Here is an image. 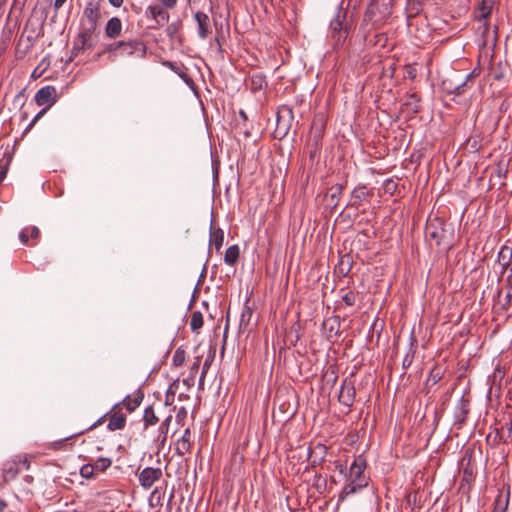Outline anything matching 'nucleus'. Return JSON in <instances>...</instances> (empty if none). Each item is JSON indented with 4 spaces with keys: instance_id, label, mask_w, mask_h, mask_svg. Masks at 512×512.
<instances>
[{
    "instance_id": "nucleus-51",
    "label": "nucleus",
    "mask_w": 512,
    "mask_h": 512,
    "mask_svg": "<svg viewBox=\"0 0 512 512\" xmlns=\"http://www.w3.org/2000/svg\"><path fill=\"white\" fill-rule=\"evenodd\" d=\"M213 358H214V356H213V355H210V356H208V357L205 359V361H204V363H203V367H202V372H201L202 378H205V377H206V374H207V372H208V370H209V367H210V365H211V363H212V361H213Z\"/></svg>"
},
{
    "instance_id": "nucleus-21",
    "label": "nucleus",
    "mask_w": 512,
    "mask_h": 512,
    "mask_svg": "<svg viewBox=\"0 0 512 512\" xmlns=\"http://www.w3.org/2000/svg\"><path fill=\"white\" fill-rule=\"evenodd\" d=\"M322 327L326 333L327 339H332L339 335L340 320L339 317H332L323 321Z\"/></svg>"
},
{
    "instance_id": "nucleus-41",
    "label": "nucleus",
    "mask_w": 512,
    "mask_h": 512,
    "mask_svg": "<svg viewBox=\"0 0 512 512\" xmlns=\"http://www.w3.org/2000/svg\"><path fill=\"white\" fill-rule=\"evenodd\" d=\"M186 359V352L182 347H179L175 350L172 357V364L175 367H180L184 364Z\"/></svg>"
},
{
    "instance_id": "nucleus-31",
    "label": "nucleus",
    "mask_w": 512,
    "mask_h": 512,
    "mask_svg": "<svg viewBox=\"0 0 512 512\" xmlns=\"http://www.w3.org/2000/svg\"><path fill=\"white\" fill-rule=\"evenodd\" d=\"M159 422V418L156 415L154 408L152 406H148L145 408L143 413V426L144 429H147L149 426H154Z\"/></svg>"
},
{
    "instance_id": "nucleus-47",
    "label": "nucleus",
    "mask_w": 512,
    "mask_h": 512,
    "mask_svg": "<svg viewBox=\"0 0 512 512\" xmlns=\"http://www.w3.org/2000/svg\"><path fill=\"white\" fill-rule=\"evenodd\" d=\"M119 45L120 41H115L110 44H107L103 53H113L115 56H119Z\"/></svg>"
},
{
    "instance_id": "nucleus-33",
    "label": "nucleus",
    "mask_w": 512,
    "mask_h": 512,
    "mask_svg": "<svg viewBox=\"0 0 512 512\" xmlns=\"http://www.w3.org/2000/svg\"><path fill=\"white\" fill-rule=\"evenodd\" d=\"M165 66L169 67L173 72H175L185 83L190 84L193 83L192 78L189 76L187 72L183 70L182 67L177 65L174 62L167 61L164 63Z\"/></svg>"
},
{
    "instance_id": "nucleus-11",
    "label": "nucleus",
    "mask_w": 512,
    "mask_h": 512,
    "mask_svg": "<svg viewBox=\"0 0 512 512\" xmlns=\"http://www.w3.org/2000/svg\"><path fill=\"white\" fill-rule=\"evenodd\" d=\"M106 415L108 416L107 429L109 431L122 430L125 427L127 417L121 409V403L115 404Z\"/></svg>"
},
{
    "instance_id": "nucleus-26",
    "label": "nucleus",
    "mask_w": 512,
    "mask_h": 512,
    "mask_svg": "<svg viewBox=\"0 0 512 512\" xmlns=\"http://www.w3.org/2000/svg\"><path fill=\"white\" fill-rule=\"evenodd\" d=\"M224 242V232L221 228H214L213 221L210 225V245L213 244L215 249L219 251Z\"/></svg>"
},
{
    "instance_id": "nucleus-30",
    "label": "nucleus",
    "mask_w": 512,
    "mask_h": 512,
    "mask_svg": "<svg viewBox=\"0 0 512 512\" xmlns=\"http://www.w3.org/2000/svg\"><path fill=\"white\" fill-rule=\"evenodd\" d=\"M353 261L349 254H346L341 257L338 265L336 266V270L341 276H347L352 269Z\"/></svg>"
},
{
    "instance_id": "nucleus-59",
    "label": "nucleus",
    "mask_w": 512,
    "mask_h": 512,
    "mask_svg": "<svg viewBox=\"0 0 512 512\" xmlns=\"http://www.w3.org/2000/svg\"><path fill=\"white\" fill-rule=\"evenodd\" d=\"M67 2V0H54L53 8L55 12H58L60 8Z\"/></svg>"
},
{
    "instance_id": "nucleus-49",
    "label": "nucleus",
    "mask_w": 512,
    "mask_h": 512,
    "mask_svg": "<svg viewBox=\"0 0 512 512\" xmlns=\"http://www.w3.org/2000/svg\"><path fill=\"white\" fill-rule=\"evenodd\" d=\"M180 26L181 25L179 22H174V23H171L170 25H168V27L166 29L167 35L170 38H173L178 33Z\"/></svg>"
},
{
    "instance_id": "nucleus-4",
    "label": "nucleus",
    "mask_w": 512,
    "mask_h": 512,
    "mask_svg": "<svg viewBox=\"0 0 512 512\" xmlns=\"http://www.w3.org/2000/svg\"><path fill=\"white\" fill-rule=\"evenodd\" d=\"M392 0H371L366 13L365 20L377 23L383 21L391 14Z\"/></svg>"
},
{
    "instance_id": "nucleus-56",
    "label": "nucleus",
    "mask_w": 512,
    "mask_h": 512,
    "mask_svg": "<svg viewBox=\"0 0 512 512\" xmlns=\"http://www.w3.org/2000/svg\"><path fill=\"white\" fill-rule=\"evenodd\" d=\"M37 40H38V38H36V35H25L24 34V41L27 44H30V46H32V47H34Z\"/></svg>"
},
{
    "instance_id": "nucleus-18",
    "label": "nucleus",
    "mask_w": 512,
    "mask_h": 512,
    "mask_svg": "<svg viewBox=\"0 0 512 512\" xmlns=\"http://www.w3.org/2000/svg\"><path fill=\"white\" fill-rule=\"evenodd\" d=\"M123 29L122 21L119 17H112L110 18L105 26V36L108 39H117L119 36H121Z\"/></svg>"
},
{
    "instance_id": "nucleus-19",
    "label": "nucleus",
    "mask_w": 512,
    "mask_h": 512,
    "mask_svg": "<svg viewBox=\"0 0 512 512\" xmlns=\"http://www.w3.org/2000/svg\"><path fill=\"white\" fill-rule=\"evenodd\" d=\"M144 399V393L141 390L135 391L131 395H127L120 403L129 413H132L137 407L140 406Z\"/></svg>"
},
{
    "instance_id": "nucleus-24",
    "label": "nucleus",
    "mask_w": 512,
    "mask_h": 512,
    "mask_svg": "<svg viewBox=\"0 0 512 512\" xmlns=\"http://www.w3.org/2000/svg\"><path fill=\"white\" fill-rule=\"evenodd\" d=\"M481 69L479 67L474 68L465 78L464 81H462L460 84L454 86V87H447V91L449 93H454L456 95H461L465 91V86L467 85V82L470 81L473 78H476L480 75Z\"/></svg>"
},
{
    "instance_id": "nucleus-60",
    "label": "nucleus",
    "mask_w": 512,
    "mask_h": 512,
    "mask_svg": "<svg viewBox=\"0 0 512 512\" xmlns=\"http://www.w3.org/2000/svg\"><path fill=\"white\" fill-rule=\"evenodd\" d=\"M512 299V288H507L506 303L505 306H510Z\"/></svg>"
},
{
    "instance_id": "nucleus-39",
    "label": "nucleus",
    "mask_w": 512,
    "mask_h": 512,
    "mask_svg": "<svg viewBox=\"0 0 512 512\" xmlns=\"http://www.w3.org/2000/svg\"><path fill=\"white\" fill-rule=\"evenodd\" d=\"M444 376V371L440 366H435L431 369L427 383L431 382L433 385L438 383Z\"/></svg>"
},
{
    "instance_id": "nucleus-15",
    "label": "nucleus",
    "mask_w": 512,
    "mask_h": 512,
    "mask_svg": "<svg viewBox=\"0 0 512 512\" xmlns=\"http://www.w3.org/2000/svg\"><path fill=\"white\" fill-rule=\"evenodd\" d=\"M192 446L193 440L191 429L190 427H187L176 443L175 452L179 456H184L191 452Z\"/></svg>"
},
{
    "instance_id": "nucleus-48",
    "label": "nucleus",
    "mask_w": 512,
    "mask_h": 512,
    "mask_svg": "<svg viewBox=\"0 0 512 512\" xmlns=\"http://www.w3.org/2000/svg\"><path fill=\"white\" fill-rule=\"evenodd\" d=\"M187 415H188V412H187V409L185 407H180L177 411V414H176V422L179 424V425H184V422L187 418Z\"/></svg>"
},
{
    "instance_id": "nucleus-38",
    "label": "nucleus",
    "mask_w": 512,
    "mask_h": 512,
    "mask_svg": "<svg viewBox=\"0 0 512 512\" xmlns=\"http://www.w3.org/2000/svg\"><path fill=\"white\" fill-rule=\"evenodd\" d=\"M340 292L342 293V301L345 303L346 306L352 307L356 303L358 296L356 292L345 289H341Z\"/></svg>"
},
{
    "instance_id": "nucleus-34",
    "label": "nucleus",
    "mask_w": 512,
    "mask_h": 512,
    "mask_svg": "<svg viewBox=\"0 0 512 512\" xmlns=\"http://www.w3.org/2000/svg\"><path fill=\"white\" fill-rule=\"evenodd\" d=\"M32 48L33 47L30 46V44H27L24 41V35L21 34V36L18 39L16 49H15L17 58H19V59L24 58L32 50Z\"/></svg>"
},
{
    "instance_id": "nucleus-50",
    "label": "nucleus",
    "mask_w": 512,
    "mask_h": 512,
    "mask_svg": "<svg viewBox=\"0 0 512 512\" xmlns=\"http://www.w3.org/2000/svg\"><path fill=\"white\" fill-rule=\"evenodd\" d=\"M9 160H0V184L5 179L8 172Z\"/></svg>"
},
{
    "instance_id": "nucleus-20",
    "label": "nucleus",
    "mask_w": 512,
    "mask_h": 512,
    "mask_svg": "<svg viewBox=\"0 0 512 512\" xmlns=\"http://www.w3.org/2000/svg\"><path fill=\"white\" fill-rule=\"evenodd\" d=\"M497 261L502 267L501 275H503L512 266V247L503 245L498 252Z\"/></svg>"
},
{
    "instance_id": "nucleus-43",
    "label": "nucleus",
    "mask_w": 512,
    "mask_h": 512,
    "mask_svg": "<svg viewBox=\"0 0 512 512\" xmlns=\"http://www.w3.org/2000/svg\"><path fill=\"white\" fill-rule=\"evenodd\" d=\"M96 472L93 464H90V463H87V464H84L81 468H80V475L83 477V478H86V479H90V478H93L94 477V473Z\"/></svg>"
},
{
    "instance_id": "nucleus-55",
    "label": "nucleus",
    "mask_w": 512,
    "mask_h": 512,
    "mask_svg": "<svg viewBox=\"0 0 512 512\" xmlns=\"http://www.w3.org/2000/svg\"><path fill=\"white\" fill-rule=\"evenodd\" d=\"M165 9H173L177 5L178 0H158Z\"/></svg>"
},
{
    "instance_id": "nucleus-37",
    "label": "nucleus",
    "mask_w": 512,
    "mask_h": 512,
    "mask_svg": "<svg viewBox=\"0 0 512 512\" xmlns=\"http://www.w3.org/2000/svg\"><path fill=\"white\" fill-rule=\"evenodd\" d=\"M204 324L203 315L200 311H194L191 315L190 328L193 332H197Z\"/></svg>"
},
{
    "instance_id": "nucleus-3",
    "label": "nucleus",
    "mask_w": 512,
    "mask_h": 512,
    "mask_svg": "<svg viewBox=\"0 0 512 512\" xmlns=\"http://www.w3.org/2000/svg\"><path fill=\"white\" fill-rule=\"evenodd\" d=\"M35 102L39 106H46L33 118L28 128L32 127L45 113L46 111L56 102L57 90L54 86L47 85L40 88L35 94Z\"/></svg>"
},
{
    "instance_id": "nucleus-13",
    "label": "nucleus",
    "mask_w": 512,
    "mask_h": 512,
    "mask_svg": "<svg viewBox=\"0 0 512 512\" xmlns=\"http://www.w3.org/2000/svg\"><path fill=\"white\" fill-rule=\"evenodd\" d=\"M355 397L356 389L353 381L348 378L344 379L338 395L339 402L347 408H351L355 401Z\"/></svg>"
},
{
    "instance_id": "nucleus-35",
    "label": "nucleus",
    "mask_w": 512,
    "mask_h": 512,
    "mask_svg": "<svg viewBox=\"0 0 512 512\" xmlns=\"http://www.w3.org/2000/svg\"><path fill=\"white\" fill-rule=\"evenodd\" d=\"M44 21L45 19L41 21H34L33 19H29L24 26L22 35L26 34L28 31H41L42 36L44 30Z\"/></svg>"
},
{
    "instance_id": "nucleus-32",
    "label": "nucleus",
    "mask_w": 512,
    "mask_h": 512,
    "mask_svg": "<svg viewBox=\"0 0 512 512\" xmlns=\"http://www.w3.org/2000/svg\"><path fill=\"white\" fill-rule=\"evenodd\" d=\"M240 255V249L238 245H232L226 249L224 261L229 266H234Z\"/></svg>"
},
{
    "instance_id": "nucleus-45",
    "label": "nucleus",
    "mask_w": 512,
    "mask_h": 512,
    "mask_svg": "<svg viewBox=\"0 0 512 512\" xmlns=\"http://www.w3.org/2000/svg\"><path fill=\"white\" fill-rule=\"evenodd\" d=\"M323 128H324V124L322 122V119H314L313 121V125H312V130H315V138L317 140V142L320 140V138L322 137V132H323Z\"/></svg>"
},
{
    "instance_id": "nucleus-58",
    "label": "nucleus",
    "mask_w": 512,
    "mask_h": 512,
    "mask_svg": "<svg viewBox=\"0 0 512 512\" xmlns=\"http://www.w3.org/2000/svg\"><path fill=\"white\" fill-rule=\"evenodd\" d=\"M509 274L506 277V288H512V266L508 268Z\"/></svg>"
},
{
    "instance_id": "nucleus-42",
    "label": "nucleus",
    "mask_w": 512,
    "mask_h": 512,
    "mask_svg": "<svg viewBox=\"0 0 512 512\" xmlns=\"http://www.w3.org/2000/svg\"><path fill=\"white\" fill-rule=\"evenodd\" d=\"M324 379L327 383H330L331 386H334L338 380L337 368L330 366L324 374Z\"/></svg>"
},
{
    "instance_id": "nucleus-8",
    "label": "nucleus",
    "mask_w": 512,
    "mask_h": 512,
    "mask_svg": "<svg viewBox=\"0 0 512 512\" xmlns=\"http://www.w3.org/2000/svg\"><path fill=\"white\" fill-rule=\"evenodd\" d=\"M145 16L154 22V24L150 26L151 29H158L164 26L168 23L170 18L167 10L157 4L149 5L145 10Z\"/></svg>"
},
{
    "instance_id": "nucleus-16",
    "label": "nucleus",
    "mask_w": 512,
    "mask_h": 512,
    "mask_svg": "<svg viewBox=\"0 0 512 512\" xmlns=\"http://www.w3.org/2000/svg\"><path fill=\"white\" fill-rule=\"evenodd\" d=\"M469 413V400L465 397H461L459 400L455 412H454V425H458V428L466 421L467 415Z\"/></svg>"
},
{
    "instance_id": "nucleus-12",
    "label": "nucleus",
    "mask_w": 512,
    "mask_h": 512,
    "mask_svg": "<svg viewBox=\"0 0 512 512\" xmlns=\"http://www.w3.org/2000/svg\"><path fill=\"white\" fill-rule=\"evenodd\" d=\"M162 475L163 473L160 468L146 467L138 474L139 484L144 489H149L161 479Z\"/></svg>"
},
{
    "instance_id": "nucleus-54",
    "label": "nucleus",
    "mask_w": 512,
    "mask_h": 512,
    "mask_svg": "<svg viewBox=\"0 0 512 512\" xmlns=\"http://www.w3.org/2000/svg\"><path fill=\"white\" fill-rule=\"evenodd\" d=\"M174 397H175V392L172 391V386H170L165 395V404L171 405L174 402Z\"/></svg>"
},
{
    "instance_id": "nucleus-62",
    "label": "nucleus",
    "mask_w": 512,
    "mask_h": 512,
    "mask_svg": "<svg viewBox=\"0 0 512 512\" xmlns=\"http://www.w3.org/2000/svg\"><path fill=\"white\" fill-rule=\"evenodd\" d=\"M200 367V360L199 358L196 359V361L191 366V372L196 373Z\"/></svg>"
},
{
    "instance_id": "nucleus-10",
    "label": "nucleus",
    "mask_w": 512,
    "mask_h": 512,
    "mask_svg": "<svg viewBox=\"0 0 512 512\" xmlns=\"http://www.w3.org/2000/svg\"><path fill=\"white\" fill-rule=\"evenodd\" d=\"M100 17L99 4L88 2L83 10L80 25L98 29Z\"/></svg>"
},
{
    "instance_id": "nucleus-23",
    "label": "nucleus",
    "mask_w": 512,
    "mask_h": 512,
    "mask_svg": "<svg viewBox=\"0 0 512 512\" xmlns=\"http://www.w3.org/2000/svg\"><path fill=\"white\" fill-rule=\"evenodd\" d=\"M367 486L368 485H365L362 483L346 480V484L344 485V487L342 488V490L340 492L339 501H343L348 496L361 491L362 489H364Z\"/></svg>"
},
{
    "instance_id": "nucleus-52",
    "label": "nucleus",
    "mask_w": 512,
    "mask_h": 512,
    "mask_svg": "<svg viewBox=\"0 0 512 512\" xmlns=\"http://www.w3.org/2000/svg\"><path fill=\"white\" fill-rule=\"evenodd\" d=\"M396 188H397V184L393 180L389 179V180L385 181L384 189L386 192L393 194L395 192Z\"/></svg>"
},
{
    "instance_id": "nucleus-7",
    "label": "nucleus",
    "mask_w": 512,
    "mask_h": 512,
    "mask_svg": "<svg viewBox=\"0 0 512 512\" xmlns=\"http://www.w3.org/2000/svg\"><path fill=\"white\" fill-rule=\"evenodd\" d=\"M366 467L367 463L365 458L361 455L356 457L350 465L348 473L346 474V480L368 485L369 477L364 474Z\"/></svg>"
},
{
    "instance_id": "nucleus-6",
    "label": "nucleus",
    "mask_w": 512,
    "mask_h": 512,
    "mask_svg": "<svg viewBox=\"0 0 512 512\" xmlns=\"http://www.w3.org/2000/svg\"><path fill=\"white\" fill-rule=\"evenodd\" d=\"M120 57H139L144 58L147 53L145 43L139 39L120 40Z\"/></svg>"
},
{
    "instance_id": "nucleus-5",
    "label": "nucleus",
    "mask_w": 512,
    "mask_h": 512,
    "mask_svg": "<svg viewBox=\"0 0 512 512\" xmlns=\"http://www.w3.org/2000/svg\"><path fill=\"white\" fill-rule=\"evenodd\" d=\"M345 18V13L339 10L330 22V37L334 41V46L342 45L347 39L348 26L345 24Z\"/></svg>"
},
{
    "instance_id": "nucleus-2",
    "label": "nucleus",
    "mask_w": 512,
    "mask_h": 512,
    "mask_svg": "<svg viewBox=\"0 0 512 512\" xmlns=\"http://www.w3.org/2000/svg\"><path fill=\"white\" fill-rule=\"evenodd\" d=\"M96 32V28L79 25V31L73 40L69 61L95 47L97 42Z\"/></svg>"
},
{
    "instance_id": "nucleus-40",
    "label": "nucleus",
    "mask_w": 512,
    "mask_h": 512,
    "mask_svg": "<svg viewBox=\"0 0 512 512\" xmlns=\"http://www.w3.org/2000/svg\"><path fill=\"white\" fill-rule=\"evenodd\" d=\"M111 465L112 460L107 457H100L93 463V466L97 472H105Z\"/></svg>"
},
{
    "instance_id": "nucleus-9",
    "label": "nucleus",
    "mask_w": 512,
    "mask_h": 512,
    "mask_svg": "<svg viewBox=\"0 0 512 512\" xmlns=\"http://www.w3.org/2000/svg\"><path fill=\"white\" fill-rule=\"evenodd\" d=\"M373 195V189H369L365 184H359L352 190L346 207L358 209L364 202H368Z\"/></svg>"
},
{
    "instance_id": "nucleus-57",
    "label": "nucleus",
    "mask_w": 512,
    "mask_h": 512,
    "mask_svg": "<svg viewBox=\"0 0 512 512\" xmlns=\"http://www.w3.org/2000/svg\"><path fill=\"white\" fill-rule=\"evenodd\" d=\"M286 112L290 118H292V111L291 109L287 108V107H283L282 110L280 112H278V116H277V125L278 127H280L281 125V115L280 113H284Z\"/></svg>"
},
{
    "instance_id": "nucleus-25",
    "label": "nucleus",
    "mask_w": 512,
    "mask_h": 512,
    "mask_svg": "<svg viewBox=\"0 0 512 512\" xmlns=\"http://www.w3.org/2000/svg\"><path fill=\"white\" fill-rule=\"evenodd\" d=\"M345 187L346 183H336L329 189L328 198L333 208L339 204Z\"/></svg>"
},
{
    "instance_id": "nucleus-1",
    "label": "nucleus",
    "mask_w": 512,
    "mask_h": 512,
    "mask_svg": "<svg viewBox=\"0 0 512 512\" xmlns=\"http://www.w3.org/2000/svg\"><path fill=\"white\" fill-rule=\"evenodd\" d=\"M426 238L437 246L450 247L453 231L447 228L445 221L439 217L429 218L425 227Z\"/></svg>"
},
{
    "instance_id": "nucleus-53",
    "label": "nucleus",
    "mask_w": 512,
    "mask_h": 512,
    "mask_svg": "<svg viewBox=\"0 0 512 512\" xmlns=\"http://www.w3.org/2000/svg\"><path fill=\"white\" fill-rule=\"evenodd\" d=\"M264 83H265L264 76H262V75H254L252 77V84L257 86L259 89L262 88Z\"/></svg>"
},
{
    "instance_id": "nucleus-22",
    "label": "nucleus",
    "mask_w": 512,
    "mask_h": 512,
    "mask_svg": "<svg viewBox=\"0 0 512 512\" xmlns=\"http://www.w3.org/2000/svg\"><path fill=\"white\" fill-rule=\"evenodd\" d=\"M493 5L494 0H481L475 12V19L478 21L487 20L491 15Z\"/></svg>"
},
{
    "instance_id": "nucleus-29",
    "label": "nucleus",
    "mask_w": 512,
    "mask_h": 512,
    "mask_svg": "<svg viewBox=\"0 0 512 512\" xmlns=\"http://www.w3.org/2000/svg\"><path fill=\"white\" fill-rule=\"evenodd\" d=\"M509 168V161L504 158L500 159L494 166L491 177L495 176L499 179L505 180L507 178Z\"/></svg>"
},
{
    "instance_id": "nucleus-63",
    "label": "nucleus",
    "mask_w": 512,
    "mask_h": 512,
    "mask_svg": "<svg viewBox=\"0 0 512 512\" xmlns=\"http://www.w3.org/2000/svg\"><path fill=\"white\" fill-rule=\"evenodd\" d=\"M411 363H412V357H409V355H406L403 360V367L407 368L411 365Z\"/></svg>"
},
{
    "instance_id": "nucleus-17",
    "label": "nucleus",
    "mask_w": 512,
    "mask_h": 512,
    "mask_svg": "<svg viewBox=\"0 0 512 512\" xmlns=\"http://www.w3.org/2000/svg\"><path fill=\"white\" fill-rule=\"evenodd\" d=\"M39 237L40 230L36 226L25 227L19 232V240L25 245H36Z\"/></svg>"
},
{
    "instance_id": "nucleus-36",
    "label": "nucleus",
    "mask_w": 512,
    "mask_h": 512,
    "mask_svg": "<svg viewBox=\"0 0 512 512\" xmlns=\"http://www.w3.org/2000/svg\"><path fill=\"white\" fill-rule=\"evenodd\" d=\"M18 473H19L18 464L15 462L7 463L3 470V475H4L5 481L14 479Z\"/></svg>"
},
{
    "instance_id": "nucleus-28",
    "label": "nucleus",
    "mask_w": 512,
    "mask_h": 512,
    "mask_svg": "<svg viewBox=\"0 0 512 512\" xmlns=\"http://www.w3.org/2000/svg\"><path fill=\"white\" fill-rule=\"evenodd\" d=\"M248 303H249V299L246 300L244 308L240 315L239 329L241 331H245L247 329V327L250 324L251 319H252L253 312H252L251 307L248 305Z\"/></svg>"
},
{
    "instance_id": "nucleus-64",
    "label": "nucleus",
    "mask_w": 512,
    "mask_h": 512,
    "mask_svg": "<svg viewBox=\"0 0 512 512\" xmlns=\"http://www.w3.org/2000/svg\"><path fill=\"white\" fill-rule=\"evenodd\" d=\"M7 506V502L4 499L0 498V512H4Z\"/></svg>"
},
{
    "instance_id": "nucleus-14",
    "label": "nucleus",
    "mask_w": 512,
    "mask_h": 512,
    "mask_svg": "<svg viewBox=\"0 0 512 512\" xmlns=\"http://www.w3.org/2000/svg\"><path fill=\"white\" fill-rule=\"evenodd\" d=\"M194 19L197 22V33L199 38L202 40L207 39L212 32L210 17L202 11H197L194 14Z\"/></svg>"
},
{
    "instance_id": "nucleus-44",
    "label": "nucleus",
    "mask_w": 512,
    "mask_h": 512,
    "mask_svg": "<svg viewBox=\"0 0 512 512\" xmlns=\"http://www.w3.org/2000/svg\"><path fill=\"white\" fill-rule=\"evenodd\" d=\"M509 495H510V492L508 490L505 499L502 500V493L501 492L499 493V495L497 496V498L495 500L496 509H500L501 512H505V510L507 509V506H508V502H509Z\"/></svg>"
},
{
    "instance_id": "nucleus-27",
    "label": "nucleus",
    "mask_w": 512,
    "mask_h": 512,
    "mask_svg": "<svg viewBox=\"0 0 512 512\" xmlns=\"http://www.w3.org/2000/svg\"><path fill=\"white\" fill-rule=\"evenodd\" d=\"M171 421H172V415H168L161 422V424L158 428V435H157L156 441L159 442L161 445H164V443L167 440L168 431H169Z\"/></svg>"
},
{
    "instance_id": "nucleus-61",
    "label": "nucleus",
    "mask_w": 512,
    "mask_h": 512,
    "mask_svg": "<svg viewBox=\"0 0 512 512\" xmlns=\"http://www.w3.org/2000/svg\"><path fill=\"white\" fill-rule=\"evenodd\" d=\"M109 4L115 8H119L122 6L124 0H108Z\"/></svg>"
},
{
    "instance_id": "nucleus-46",
    "label": "nucleus",
    "mask_w": 512,
    "mask_h": 512,
    "mask_svg": "<svg viewBox=\"0 0 512 512\" xmlns=\"http://www.w3.org/2000/svg\"><path fill=\"white\" fill-rule=\"evenodd\" d=\"M106 417H108V416H107L106 414H104V415H103L102 417H100V418H99L95 423H93L91 426H89V427L86 429V431L92 430V429L96 428L97 426L101 425V424L104 422V420H105V418H106ZM84 432H85V430H82V431H80V432H78V433H75V434H73V435L69 436V437H66L64 440H68V439H71V438H74V437L80 436V435L84 434Z\"/></svg>"
}]
</instances>
